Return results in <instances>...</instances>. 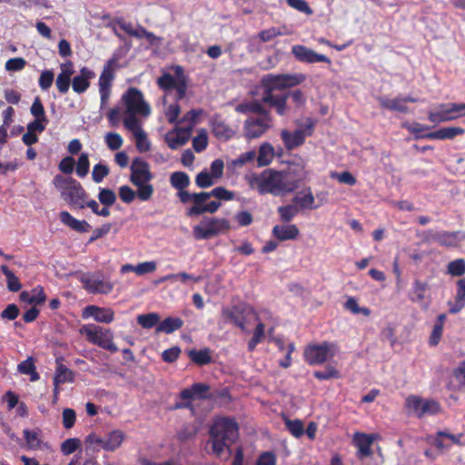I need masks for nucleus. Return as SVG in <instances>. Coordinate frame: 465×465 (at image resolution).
Wrapping results in <instances>:
<instances>
[{
  "instance_id": "1",
  "label": "nucleus",
  "mask_w": 465,
  "mask_h": 465,
  "mask_svg": "<svg viewBox=\"0 0 465 465\" xmlns=\"http://www.w3.org/2000/svg\"><path fill=\"white\" fill-rule=\"evenodd\" d=\"M306 75L301 73L266 74L262 78L263 88L262 102L273 107L279 115H284L287 111V94H275L277 90L294 87L302 84Z\"/></svg>"
},
{
  "instance_id": "2",
  "label": "nucleus",
  "mask_w": 465,
  "mask_h": 465,
  "mask_svg": "<svg viewBox=\"0 0 465 465\" xmlns=\"http://www.w3.org/2000/svg\"><path fill=\"white\" fill-rule=\"evenodd\" d=\"M253 316L256 326L252 331V338L248 341V351H253L256 346L265 339V322L258 312L252 306L245 303L223 307L221 317L223 323H232L242 331L249 333L247 319Z\"/></svg>"
},
{
  "instance_id": "3",
  "label": "nucleus",
  "mask_w": 465,
  "mask_h": 465,
  "mask_svg": "<svg viewBox=\"0 0 465 465\" xmlns=\"http://www.w3.org/2000/svg\"><path fill=\"white\" fill-rule=\"evenodd\" d=\"M210 439L213 453L220 459L227 460L232 455L231 446L239 436V428L235 420L228 417H217L210 428Z\"/></svg>"
},
{
  "instance_id": "4",
  "label": "nucleus",
  "mask_w": 465,
  "mask_h": 465,
  "mask_svg": "<svg viewBox=\"0 0 465 465\" xmlns=\"http://www.w3.org/2000/svg\"><path fill=\"white\" fill-rule=\"evenodd\" d=\"M233 198V192L218 186L210 192L193 193V194L183 193L182 203L192 204L186 209V215L193 217L206 213H214L221 207V201H232Z\"/></svg>"
},
{
  "instance_id": "5",
  "label": "nucleus",
  "mask_w": 465,
  "mask_h": 465,
  "mask_svg": "<svg viewBox=\"0 0 465 465\" xmlns=\"http://www.w3.org/2000/svg\"><path fill=\"white\" fill-rule=\"evenodd\" d=\"M250 185L256 188L261 194L272 193L279 195L292 192L296 185L290 182L287 175L272 169L264 170L260 174H252L250 178Z\"/></svg>"
},
{
  "instance_id": "6",
  "label": "nucleus",
  "mask_w": 465,
  "mask_h": 465,
  "mask_svg": "<svg viewBox=\"0 0 465 465\" xmlns=\"http://www.w3.org/2000/svg\"><path fill=\"white\" fill-rule=\"evenodd\" d=\"M123 105V122L126 126L127 121L140 124L139 117L147 118L151 114V106L144 100L143 93L135 88L129 87L121 97Z\"/></svg>"
},
{
  "instance_id": "7",
  "label": "nucleus",
  "mask_w": 465,
  "mask_h": 465,
  "mask_svg": "<svg viewBox=\"0 0 465 465\" xmlns=\"http://www.w3.org/2000/svg\"><path fill=\"white\" fill-rule=\"evenodd\" d=\"M130 170V181L137 188V197L143 202L149 201L154 192L151 183L153 174L150 170L149 163L141 158H135Z\"/></svg>"
},
{
  "instance_id": "8",
  "label": "nucleus",
  "mask_w": 465,
  "mask_h": 465,
  "mask_svg": "<svg viewBox=\"0 0 465 465\" xmlns=\"http://www.w3.org/2000/svg\"><path fill=\"white\" fill-rule=\"evenodd\" d=\"M79 332L84 335L86 340L92 344L97 345L111 352L118 351L117 346L114 343V333L109 329L90 323L83 325Z\"/></svg>"
},
{
  "instance_id": "9",
  "label": "nucleus",
  "mask_w": 465,
  "mask_h": 465,
  "mask_svg": "<svg viewBox=\"0 0 465 465\" xmlns=\"http://www.w3.org/2000/svg\"><path fill=\"white\" fill-rule=\"evenodd\" d=\"M338 351L339 347L336 343L325 341L308 344L304 349L303 357L309 365H322L331 361Z\"/></svg>"
},
{
  "instance_id": "10",
  "label": "nucleus",
  "mask_w": 465,
  "mask_h": 465,
  "mask_svg": "<svg viewBox=\"0 0 465 465\" xmlns=\"http://www.w3.org/2000/svg\"><path fill=\"white\" fill-rule=\"evenodd\" d=\"M230 222L225 218L204 217L199 224L193 227L195 240H208L230 230Z\"/></svg>"
},
{
  "instance_id": "11",
  "label": "nucleus",
  "mask_w": 465,
  "mask_h": 465,
  "mask_svg": "<svg viewBox=\"0 0 465 465\" xmlns=\"http://www.w3.org/2000/svg\"><path fill=\"white\" fill-rule=\"evenodd\" d=\"M465 116V104H439L428 112V119L433 124H440Z\"/></svg>"
},
{
  "instance_id": "12",
  "label": "nucleus",
  "mask_w": 465,
  "mask_h": 465,
  "mask_svg": "<svg viewBox=\"0 0 465 465\" xmlns=\"http://www.w3.org/2000/svg\"><path fill=\"white\" fill-rule=\"evenodd\" d=\"M117 65L115 58L109 59L104 65L103 71L99 76L98 86L100 94V109H104L109 102L112 94V85L114 79V71Z\"/></svg>"
},
{
  "instance_id": "13",
  "label": "nucleus",
  "mask_w": 465,
  "mask_h": 465,
  "mask_svg": "<svg viewBox=\"0 0 465 465\" xmlns=\"http://www.w3.org/2000/svg\"><path fill=\"white\" fill-rule=\"evenodd\" d=\"M272 126V120L269 113L250 116L243 123V136L246 140L257 139L264 134Z\"/></svg>"
},
{
  "instance_id": "14",
  "label": "nucleus",
  "mask_w": 465,
  "mask_h": 465,
  "mask_svg": "<svg viewBox=\"0 0 465 465\" xmlns=\"http://www.w3.org/2000/svg\"><path fill=\"white\" fill-rule=\"evenodd\" d=\"M315 122L312 118L306 120V124L302 129L295 130L291 133L287 130H282L281 137L287 150H293L294 148L302 145L306 136H310L312 134Z\"/></svg>"
},
{
  "instance_id": "15",
  "label": "nucleus",
  "mask_w": 465,
  "mask_h": 465,
  "mask_svg": "<svg viewBox=\"0 0 465 465\" xmlns=\"http://www.w3.org/2000/svg\"><path fill=\"white\" fill-rule=\"evenodd\" d=\"M210 386L205 383H193L190 388L183 390L180 393V398L184 401L183 402H177L175 409H192L191 401L194 399L204 400L210 398L209 395Z\"/></svg>"
},
{
  "instance_id": "16",
  "label": "nucleus",
  "mask_w": 465,
  "mask_h": 465,
  "mask_svg": "<svg viewBox=\"0 0 465 465\" xmlns=\"http://www.w3.org/2000/svg\"><path fill=\"white\" fill-rule=\"evenodd\" d=\"M81 282L84 289L93 294H108L114 289V283L101 273L84 275Z\"/></svg>"
},
{
  "instance_id": "17",
  "label": "nucleus",
  "mask_w": 465,
  "mask_h": 465,
  "mask_svg": "<svg viewBox=\"0 0 465 465\" xmlns=\"http://www.w3.org/2000/svg\"><path fill=\"white\" fill-rule=\"evenodd\" d=\"M292 53L295 58L302 63L314 64V63H327L331 64V61L324 54H317L313 50L301 45H293Z\"/></svg>"
},
{
  "instance_id": "18",
  "label": "nucleus",
  "mask_w": 465,
  "mask_h": 465,
  "mask_svg": "<svg viewBox=\"0 0 465 465\" xmlns=\"http://www.w3.org/2000/svg\"><path fill=\"white\" fill-rule=\"evenodd\" d=\"M84 319L94 318L97 322L111 323L114 320V312L111 308L88 305L83 310Z\"/></svg>"
},
{
  "instance_id": "19",
  "label": "nucleus",
  "mask_w": 465,
  "mask_h": 465,
  "mask_svg": "<svg viewBox=\"0 0 465 465\" xmlns=\"http://www.w3.org/2000/svg\"><path fill=\"white\" fill-rule=\"evenodd\" d=\"M192 127L174 128L166 133L164 140L172 150H176L186 144L191 136Z\"/></svg>"
},
{
  "instance_id": "20",
  "label": "nucleus",
  "mask_w": 465,
  "mask_h": 465,
  "mask_svg": "<svg viewBox=\"0 0 465 465\" xmlns=\"http://www.w3.org/2000/svg\"><path fill=\"white\" fill-rule=\"evenodd\" d=\"M375 434H366L361 432H355L353 435V442L357 447V456L359 459L369 457L372 454L371 445L376 440Z\"/></svg>"
},
{
  "instance_id": "21",
  "label": "nucleus",
  "mask_w": 465,
  "mask_h": 465,
  "mask_svg": "<svg viewBox=\"0 0 465 465\" xmlns=\"http://www.w3.org/2000/svg\"><path fill=\"white\" fill-rule=\"evenodd\" d=\"M126 126H124L127 130L133 133L136 148L140 153H146L151 149V143L147 137L146 133L142 128L141 123L135 124L134 121H127Z\"/></svg>"
},
{
  "instance_id": "22",
  "label": "nucleus",
  "mask_w": 465,
  "mask_h": 465,
  "mask_svg": "<svg viewBox=\"0 0 465 465\" xmlns=\"http://www.w3.org/2000/svg\"><path fill=\"white\" fill-rule=\"evenodd\" d=\"M71 205L83 209L82 203L87 199V193L78 181L72 182V185L62 196Z\"/></svg>"
},
{
  "instance_id": "23",
  "label": "nucleus",
  "mask_w": 465,
  "mask_h": 465,
  "mask_svg": "<svg viewBox=\"0 0 465 465\" xmlns=\"http://www.w3.org/2000/svg\"><path fill=\"white\" fill-rule=\"evenodd\" d=\"M211 127L213 135L220 140L228 141L236 134L235 130L219 116L212 118Z\"/></svg>"
},
{
  "instance_id": "24",
  "label": "nucleus",
  "mask_w": 465,
  "mask_h": 465,
  "mask_svg": "<svg viewBox=\"0 0 465 465\" xmlns=\"http://www.w3.org/2000/svg\"><path fill=\"white\" fill-rule=\"evenodd\" d=\"M95 77V73L87 68H81L79 74L72 79V88L77 94L84 93L90 86V81Z\"/></svg>"
},
{
  "instance_id": "25",
  "label": "nucleus",
  "mask_w": 465,
  "mask_h": 465,
  "mask_svg": "<svg viewBox=\"0 0 465 465\" xmlns=\"http://www.w3.org/2000/svg\"><path fill=\"white\" fill-rule=\"evenodd\" d=\"M62 223L77 232H87L91 230V225L85 220H77L67 211H62L59 213Z\"/></svg>"
},
{
  "instance_id": "26",
  "label": "nucleus",
  "mask_w": 465,
  "mask_h": 465,
  "mask_svg": "<svg viewBox=\"0 0 465 465\" xmlns=\"http://www.w3.org/2000/svg\"><path fill=\"white\" fill-rule=\"evenodd\" d=\"M170 183L173 188L178 190L176 195L181 202L183 198V193L193 194L192 193L185 191V188H187L190 184V177L184 172L173 173L170 176Z\"/></svg>"
},
{
  "instance_id": "27",
  "label": "nucleus",
  "mask_w": 465,
  "mask_h": 465,
  "mask_svg": "<svg viewBox=\"0 0 465 465\" xmlns=\"http://www.w3.org/2000/svg\"><path fill=\"white\" fill-rule=\"evenodd\" d=\"M292 202L301 209H317L315 196L313 195L311 187H307L299 192L293 197Z\"/></svg>"
},
{
  "instance_id": "28",
  "label": "nucleus",
  "mask_w": 465,
  "mask_h": 465,
  "mask_svg": "<svg viewBox=\"0 0 465 465\" xmlns=\"http://www.w3.org/2000/svg\"><path fill=\"white\" fill-rule=\"evenodd\" d=\"M464 133L465 130L461 127H444L434 132L427 133L422 137L430 140H451Z\"/></svg>"
},
{
  "instance_id": "29",
  "label": "nucleus",
  "mask_w": 465,
  "mask_h": 465,
  "mask_svg": "<svg viewBox=\"0 0 465 465\" xmlns=\"http://www.w3.org/2000/svg\"><path fill=\"white\" fill-rule=\"evenodd\" d=\"M272 232L279 241L295 240L300 234V231L295 224L275 225Z\"/></svg>"
},
{
  "instance_id": "30",
  "label": "nucleus",
  "mask_w": 465,
  "mask_h": 465,
  "mask_svg": "<svg viewBox=\"0 0 465 465\" xmlns=\"http://www.w3.org/2000/svg\"><path fill=\"white\" fill-rule=\"evenodd\" d=\"M450 313L456 314L465 307V277L457 282V292L454 302H448Z\"/></svg>"
},
{
  "instance_id": "31",
  "label": "nucleus",
  "mask_w": 465,
  "mask_h": 465,
  "mask_svg": "<svg viewBox=\"0 0 465 465\" xmlns=\"http://www.w3.org/2000/svg\"><path fill=\"white\" fill-rule=\"evenodd\" d=\"M104 436H105L104 450L109 451V452H113V451L116 450L117 449H119L122 446V444L125 439L124 432L119 429L113 430L107 432L106 434H104Z\"/></svg>"
},
{
  "instance_id": "32",
  "label": "nucleus",
  "mask_w": 465,
  "mask_h": 465,
  "mask_svg": "<svg viewBox=\"0 0 465 465\" xmlns=\"http://www.w3.org/2000/svg\"><path fill=\"white\" fill-rule=\"evenodd\" d=\"M378 102L382 108L390 111H395L399 113H408L409 111L403 97L401 96H397L393 99H389L387 97H378Z\"/></svg>"
},
{
  "instance_id": "33",
  "label": "nucleus",
  "mask_w": 465,
  "mask_h": 465,
  "mask_svg": "<svg viewBox=\"0 0 465 465\" xmlns=\"http://www.w3.org/2000/svg\"><path fill=\"white\" fill-rule=\"evenodd\" d=\"M183 325V321L178 317H167L160 322L156 326V332H164L167 334L181 329Z\"/></svg>"
},
{
  "instance_id": "34",
  "label": "nucleus",
  "mask_w": 465,
  "mask_h": 465,
  "mask_svg": "<svg viewBox=\"0 0 465 465\" xmlns=\"http://www.w3.org/2000/svg\"><path fill=\"white\" fill-rule=\"evenodd\" d=\"M74 380V373L63 363L57 361L54 376V383L61 385L65 382H73Z\"/></svg>"
},
{
  "instance_id": "35",
  "label": "nucleus",
  "mask_w": 465,
  "mask_h": 465,
  "mask_svg": "<svg viewBox=\"0 0 465 465\" xmlns=\"http://www.w3.org/2000/svg\"><path fill=\"white\" fill-rule=\"evenodd\" d=\"M460 232L439 231L436 242L445 247H455L460 242Z\"/></svg>"
},
{
  "instance_id": "36",
  "label": "nucleus",
  "mask_w": 465,
  "mask_h": 465,
  "mask_svg": "<svg viewBox=\"0 0 465 465\" xmlns=\"http://www.w3.org/2000/svg\"><path fill=\"white\" fill-rule=\"evenodd\" d=\"M84 442L86 450H92L93 452H97L101 450H104L105 436L93 432L85 437Z\"/></svg>"
},
{
  "instance_id": "37",
  "label": "nucleus",
  "mask_w": 465,
  "mask_h": 465,
  "mask_svg": "<svg viewBox=\"0 0 465 465\" xmlns=\"http://www.w3.org/2000/svg\"><path fill=\"white\" fill-rule=\"evenodd\" d=\"M24 438L29 450H39L42 447L43 440L39 430H24Z\"/></svg>"
},
{
  "instance_id": "38",
  "label": "nucleus",
  "mask_w": 465,
  "mask_h": 465,
  "mask_svg": "<svg viewBox=\"0 0 465 465\" xmlns=\"http://www.w3.org/2000/svg\"><path fill=\"white\" fill-rule=\"evenodd\" d=\"M429 289V285L426 282L415 280L412 284V288L410 293V299L414 302H420L425 298V293Z\"/></svg>"
},
{
  "instance_id": "39",
  "label": "nucleus",
  "mask_w": 465,
  "mask_h": 465,
  "mask_svg": "<svg viewBox=\"0 0 465 465\" xmlns=\"http://www.w3.org/2000/svg\"><path fill=\"white\" fill-rule=\"evenodd\" d=\"M17 370L20 373L30 375V380L32 381H36L39 380V374L35 371V361L33 357H28L26 360L21 361Z\"/></svg>"
},
{
  "instance_id": "40",
  "label": "nucleus",
  "mask_w": 465,
  "mask_h": 465,
  "mask_svg": "<svg viewBox=\"0 0 465 465\" xmlns=\"http://www.w3.org/2000/svg\"><path fill=\"white\" fill-rule=\"evenodd\" d=\"M235 111L240 114H247L253 113L258 115H261L262 113H268L263 109L262 104L256 101L241 103L235 106Z\"/></svg>"
},
{
  "instance_id": "41",
  "label": "nucleus",
  "mask_w": 465,
  "mask_h": 465,
  "mask_svg": "<svg viewBox=\"0 0 465 465\" xmlns=\"http://www.w3.org/2000/svg\"><path fill=\"white\" fill-rule=\"evenodd\" d=\"M274 156V150L273 147L268 143H264L261 145L259 149V154H258V164L260 166H265L268 165Z\"/></svg>"
},
{
  "instance_id": "42",
  "label": "nucleus",
  "mask_w": 465,
  "mask_h": 465,
  "mask_svg": "<svg viewBox=\"0 0 465 465\" xmlns=\"http://www.w3.org/2000/svg\"><path fill=\"white\" fill-rule=\"evenodd\" d=\"M199 280H200L199 277H195L187 272H178V273L167 274V275L163 276L159 282H163L169 281L172 283H174L176 282L187 283L190 281L193 282H199Z\"/></svg>"
},
{
  "instance_id": "43",
  "label": "nucleus",
  "mask_w": 465,
  "mask_h": 465,
  "mask_svg": "<svg viewBox=\"0 0 465 465\" xmlns=\"http://www.w3.org/2000/svg\"><path fill=\"white\" fill-rule=\"evenodd\" d=\"M137 322L144 329H151L160 322V315L156 312L140 314L137 316Z\"/></svg>"
},
{
  "instance_id": "44",
  "label": "nucleus",
  "mask_w": 465,
  "mask_h": 465,
  "mask_svg": "<svg viewBox=\"0 0 465 465\" xmlns=\"http://www.w3.org/2000/svg\"><path fill=\"white\" fill-rule=\"evenodd\" d=\"M280 219L283 223L291 222L299 213V207L296 204H287L278 207Z\"/></svg>"
},
{
  "instance_id": "45",
  "label": "nucleus",
  "mask_w": 465,
  "mask_h": 465,
  "mask_svg": "<svg viewBox=\"0 0 465 465\" xmlns=\"http://www.w3.org/2000/svg\"><path fill=\"white\" fill-rule=\"evenodd\" d=\"M1 271L6 278L7 288L11 292H18L21 288V282L19 279L9 270L6 265L1 266Z\"/></svg>"
},
{
  "instance_id": "46",
  "label": "nucleus",
  "mask_w": 465,
  "mask_h": 465,
  "mask_svg": "<svg viewBox=\"0 0 465 465\" xmlns=\"http://www.w3.org/2000/svg\"><path fill=\"white\" fill-rule=\"evenodd\" d=\"M424 400L419 396L411 395L406 399V407L418 418H421V411Z\"/></svg>"
},
{
  "instance_id": "47",
  "label": "nucleus",
  "mask_w": 465,
  "mask_h": 465,
  "mask_svg": "<svg viewBox=\"0 0 465 465\" xmlns=\"http://www.w3.org/2000/svg\"><path fill=\"white\" fill-rule=\"evenodd\" d=\"M189 356L193 362L199 365L208 364L212 361L210 351L208 349L200 351L193 350L189 352Z\"/></svg>"
},
{
  "instance_id": "48",
  "label": "nucleus",
  "mask_w": 465,
  "mask_h": 465,
  "mask_svg": "<svg viewBox=\"0 0 465 465\" xmlns=\"http://www.w3.org/2000/svg\"><path fill=\"white\" fill-rule=\"evenodd\" d=\"M447 272L451 276H462L465 273V260L460 258L449 262Z\"/></svg>"
},
{
  "instance_id": "49",
  "label": "nucleus",
  "mask_w": 465,
  "mask_h": 465,
  "mask_svg": "<svg viewBox=\"0 0 465 465\" xmlns=\"http://www.w3.org/2000/svg\"><path fill=\"white\" fill-rule=\"evenodd\" d=\"M216 180L210 174L209 171L203 170L195 177V183L199 188H208L213 185Z\"/></svg>"
},
{
  "instance_id": "50",
  "label": "nucleus",
  "mask_w": 465,
  "mask_h": 465,
  "mask_svg": "<svg viewBox=\"0 0 465 465\" xmlns=\"http://www.w3.org/2000/svg\"><path fill=\"white\" fill-rule=\"evenodd\" d=\"M89 166H90V163H89L88 153H81V155L78 158L77 163H76V169H75L76 174L80 178L85 177L89 173Z\"/></svg>"
},
{
  "instance_id": "51",
  "label": "nucleus",
  "mask_w": 465,
  "mask_h": 465,
  "mask_svg": "<svg viewBox=\"0 0 465 465\" xmlns=\"http://www.w3.org/2000/svg\"><path fill=\"white\" fill-rule=\"evenodd\" d=\"M30 113L35 117V119H41L43 122H48V119L45 115V107L38 96L35 98L30 108Z\"/></svg>"
},
{
  "instance_id": "52",
  "label": "nucleus",
  "mask_w": 465,
  "mask_h": 465,
  "mask_svg": "<svg viewBox=\"0 0 465 465\" xmlns=\"http://www.w3.org/2000/svg\"><path fill=\"white\" fill-rule=\"evenodd\" d=\"M116 194L113 190L107 188H100L98 200L103 205L112 206L116 202Z\"/></svg>"
},
{
  "instance_id": "53",
  "label": "nucleus",
  "mask_w": 465,
  "mask_h": 465,
  "mask_svg": "<svg viewBox=\"0 0 465 465\" xmlns=\"http://www.w3.org/2000/svg\"><path fill=\"white\" fill-rule=\"evenodd\" d=\"M75 179L72 177H64L60 174L54 176L53 180V183L54 187L60 191L61 196H64V192L68 190V188L72 185V182H74Z\"/></svg>"
},
{
  "instance_id": "54",
  "label": "nucleus",
  "mask_w": 465,
  "mask_h": 465,
  "mask_svg": "<svg viewBox=\"0 0 465 465\" xmlns=\"http://www.w3.org/2000/svg\"><path fill=\"white\" fill-rule=\"evenodd\" d=\"M208 145V135L205 130L202 129L193 139V147L197 153L206 149Z\"/></svg>"
},
{
  "instance_id": "55",
  "label": "nucleus",
  "mask_w": 465,
  "mask_h": 465,
  "mask_svg": "<svg viewBox=\"0 0 465 465\" xmlns=\"http://www.w3.org/2000/svg\"><path fill=\"white\" fill-rule=\"evenodd\" d=\"M313 376L320 381L340 378V372L331 365L326 366L324 371H316Z\"/></svg>"
},
{
  "instance_id": "56",
  "label": "nucleus",
  "mask_w": 465,
  "mask_h": 465,
  "mask_svg": "<svg viewBox=\"0 0 465 465\" xmlns=\"http://www.w3.org/2000/svg\"><path fill=\"white\" fill-rule=\"evenodd\" d=\"M285 426L295 438H300L304 433L303 423L300 420H285Z\"/></svg>"
},
{
  "instance_id": "57",
  "label": "nucleus",
  "mask_w": 465,
  "mask_h": 465,
  "mask_svg": "<svg viewBox=\"0 0 465 465\" xmlns=\"http://www.w3.org/2000/svg\"><path fill=\"white\" fill-rule=\"evenodd\" d=\"M107 147L115 151L122 147L124 140L122 136L117 133H108L104 137Z\"/></svg>"
},
{
  "instance_id": "58",
  "label": "nucleus",
  "mask_w": 465,
  "mask_h": 465,
  "mask_svg": "<svg viewBox=\"0 0 465 465\" xmlns=\"http://www.w3.org/2000/svg\"><path fill=\"white\" fill-rule=\"evenodd\" d=\"M54 79V74L51 70H45L41 73L38 84L42 91H47L51 88Z\"/></svg>"
},
{
  "instance_id": "59",
  "label": "nucleus",
  "mask_w": 465,
  "mask_h": 465,
  "mask_svg": "<svg viewBox=\"0 0 465 465\" xmlns=\"http://www.w3.org/2000/svg\"><path fill=\"white\" fill-rule=\"evenodd\" d=\"M81 446V440L77 438H70L61 444V451L64 455L74 453Z\"/></svg>"
},
{
  "instance_id": "60",
  "label": "nucleus",
  "mask_w": 465,
  "mask_h": 465,
  "mask_svg": "<svg viewBox=\"0 0 465 465\" xmlns=\"http://www.w3.org/2000/svg\"><path fill=\"white\" fill-rule=\"evenodd\" d=\"M331 178L337 180L340 183L355 185L357 183L356 178L350 172L336 173L333 172L330 174Z\"/></svg>"
},
{
  "instance_id": "61",
  "label": "nucleus",
  "mask_w": 465,
  "mask_h": 465,
  "mask_svg": "<svg viewBox=\"0 0 465 465\" xmlns=\"http://www.w3.org/2000/svg\"><path fill=\"white\" fill-rule=\"evenodd\" d=\"M26 65V61L23 57L10 58L5 62V68L8 72H20Z\"/></svg>"
},
{
  "instance_id": "62",
  "label": "nucleus",
  "mask_w": 465,
  "mask_h": 465,
  "mask_svg": "<svg viewBox=\"0 0 465 465\" xmlns=\"http://www.w3.org/2000/svg\"><path fill=\"white\" fill-rule=\"evenodd\" d=\"M109 174V168L103 163H97L92 171V178L94 183H101Z\"/></svg>"
},
{
  "instance_id": "63",
  "label": "nucleus",
  "mask_w": 465,
  "mask_h": 465,
  "mask_svg": "<svg viewBox=\"0 0 465 465\" xmlns=\"http://www.w3.org/2000/svg\"><path fill=\"white\" fill-rule=\"evenodd\" d=\"M420 412L421 417L425 415H434L440 411V403L434 400H424Z\"/></svg>"
},
{
  "instance_id": "64",
  "label": "nucleus",
  "mask_w": 465,
  "mask_h": 465,
  "mask_svg": "<svg viewBox=\"0 0 465 465\" xmlns=\"http://www.w3.org/2000/svg\"><path fill=\"white\" fill-rule=\"evenodd\" d=\"M277 458L274 452L265 451L259 455L255 465H276Z\"/></svg>"
}]
</instances>
